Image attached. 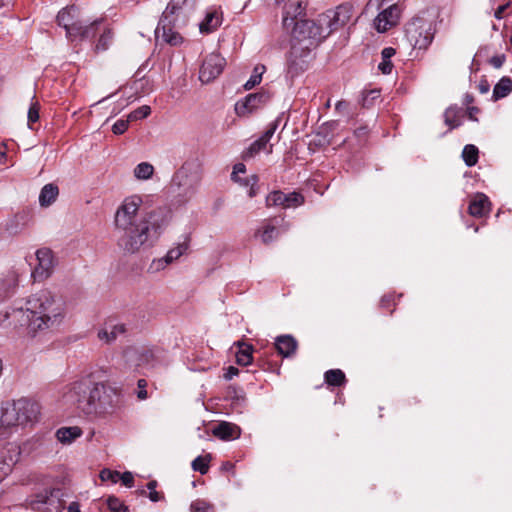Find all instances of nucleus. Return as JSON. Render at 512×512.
Returning a JSON list of instances; mask_svg holds the SVG:
<instances>
[{"instance_id":"9","label":"nucleus","mask_w":512,"mask_h":512,"mask_svg":"<svg viewBox=\"0 0 512 512\" xmlns=\"http://www.w3.org/2000/svg\"><path fill=\"white\" fill-rule=\"evenodd\" d=\"M189 247L190 237L184 236L183 241L170 248L165 256L153 259L148 267V272L154 274L163 271L169 265L176 262L181 256L185 255L188 252Z\"/></svg>"},{"instance_id":"59","label":"nucleus","mask_w":512,"mask_h":512,"mask_svg":"<svg viewBox=\"0 0 512 512\" xmlns=\"http://www.w3.org/2000/svg\"><path fill=\"white\" fill-rule=\"evenodd\" d=\"M478 88H479V91H480L482 94H486V93L489 91V89H490V85H489L488 81L483 80V81H481V82L479 83Z\"/></svg>"},{"instance_id":"38","label":"nucleus","mask_w":512,"mask_h":512,"mask_svg":"<svg viewBox=\"0 0 512 512\" xmlns=\"http://www.w3.org/2000/svg\"><path fill=\"white\" fill-rule=\"evenodd\" d=\"M154 173V167L148 162H141L134 168V176L138 180H148Z\"/></svg>"},{"instance_id":"47","label":"nucleus","mask_w":512,"mask_h":512,"mask_svg":"<svg viewBox=\"0 0 512 512\" xmlns=\"http://www.w3.org/2000/svg\"><path fill=\"white\" fill-rule=\"evenodd\" d=\"M100 479L104 482L106 481H110L112 483H117L120 479V472L118 471H113V470H110V469H103L101 472H100Z\"/></svg>"},{"instance_id":"52","label":"nucleus","mask_w":512,"mask_h":512,"mask_svg":"<svg viewBox=\"0 0 512 512\" xmlns=\"http://www.w3.org/2000/svg\"><path fill=\"white\" fill-rule=\"evenodd\" d=\"M156 486H157V482L156 481H150L148 484H147V488L149 489V498L152 502H158L160 501L163 496L156 491Z\"/></svg>"},{"instance_id":"54","label":"nucleus","mask_w":512,"mask_h":512,"mask_svg":"<svg viewBox=\"0 0 512 512\" xmlns=\"http://www.w3.org/2000/svg\"><path fill=\"white\" fill-rule=\"evenodd\" d=\"M137 384H138V388H139L137 396L140 400H145L147 398V391H146L147 382L145 379H139Z\"/></svg>"},{"instance_id":"27","label":"nucleus","mask_w":512,"mask_h":512,"mask_svg":"<svg viewBox=\"0 0 512 512\" xmlns=\"http://www.w3.org/2000/svg\"><path fill=\"white\" fill-rule=\"evenodd\" d=\"M82 435V430L77 427H61L56 431V438L62 444H71Z\"/></svg>"},{"instance_id":"48","label":"nucleus","mask_w":512,"mask_h":512,"mask_svg":"<svg viewBox=\"0 0 512 512\" xmlns=\"http://www.w3.org/2000/svg\"><path fill=\"white\" fill-rule=\"evenodd\" d=\"M129 118L127 117V119H119L117 120L114 125L112 126V131L114 134L116 135H121L123 134L127 129H128V126H129Z\"/></svg>"},{"instance_id":"35","label":"nucleus","mask_w":512,"mask_h":512,"mask_svg":"<svg viewBox=\"0 0 512 512\" xmlns=\"http://www.w3.org/2000/svg\"><path fill=\"white\" fill-rule=\"evenodd\" d=\"M478 148L475 145L467 144L462 151V158L469 167L476 165L478 162Z\"/></svg>"},{"instance_id":"60","label":"nucleus","mask_w":512,"mask_h":512,"mask_svg":"<svg viewBox=\"0 0 512 512\" xmlns=\"http://www.w3.org/2000/svg\"><path fill=\"white\" fill-rule=\"evenodd\" d=\"M347 108H348V102H346L344 100L338 101L335 105V109L338 112H342V111L346 110Z\"/></svg>"},{"instance_id":"22","label":"nucleus","mask_w":512,"mask_h":512,"mask_svg":"<svg viewBox=\"0 0 512 512\" xmlns=\"http://www.w3.org/2000/svg\"><path fill=\"white\" fill-rule=\"evenodd\" d=\"M275 349L283 357H290L295 354L298 342L292 335H280L275 338Z\"/></svg>"},{"instance_id":"19","label":"nucleus","mask_w":512,"mask_h":512,"mask_svg":"<svg viewBox=\"0 0 512 512\" xmlns=\"http://www.w3.org/2000/svg\"><path fill=\"white\" fill-rule=\"evenodd\" d=\"M19 275L15 270L8 271L0 279V302L11 297L18 286Z\"/></svg>"},{"instance_id":"53","label":"nucleus","mask_w":512,"mask_h":512,"mask_svg":"<svg viewBox=\"0 0 512 512\" xmlns=\"http://www.w3.org/2000/svg\"><path fill=\"white\" fill-rule=\"evenodd\" d=\"M506 60V57L504 54H500V55H495L493 57L490 58L489 60V63L494 67V68H501L504 64Z\"/></svg>"},{"instance_id":"13","label":"nucleus","mask_w":512,"mask_h":512,"mask_svg":"<svg viewBox=\"0 0 512 512\" xmlns=\"http://www.w3.org/2000/svg\"><path fill=\"white\" fill-rule=\"evenodd\" d=\"M270 98L271 95L267 91L249 94L242 101L236 103L235 111L238 116H246L266 104Z\"/></svg>"},{"instance_id":"37","label":"nucleus","mask_w":512,"mask_h":512,"mask_svg":"<svg viewBox=\"0 0 512 512\" xmlns=\"http://www.w3.org/2000/svg\"><path fill=\"white\" fill-rule=\"evenodd\" d=\"M265 71H266V67L264 65H262V64L256 65L253 69L252 75L247 80V82L244 84V88L246 90H250L253 87H255L256 85H258L261 82L262 76L265 73Z\"/></svg>"},{"instance_id":"41","label":"nucleus","mask_w":512,"mask_h":512,"mask_svg":"<svg viewBox=\"0 0 512 512\" xmlns=\"http://www.w3.org/2000/svg\"><path fill=\"white\" fill-rule=\"evenodd\" d=\"M33 101L30 104L27 119H28V126L32 129V124L36 123L39 120V111H40V104L35 98L33 97Z\"/></svg>"},{"instance_id":"61","label":"nucleus","mask_w":512,"mask_h":512,"mask_svg":"<svg viewBox=\"0 0 512 512\" xmlns=\"http://www.w3.org/2000/svg\"><path fill=\"white\" fill-rule=\"evenodd\" d=\"M67 512H81L77 502H71L67 508Z\"/></svg>"},{"instance_id":"4","label":"nucleus","mask_w":512,"mask_h":512,"mask_svg":"<svg viewBox=\"0 0 512 512\" xmlns=\"http://www.w3.org/2000/svg\"><path fill=\"white\" fill-rule=\"evenodd\" d=\"M200 182L201 173L198 165L194 162L184 163L172 178V186L177 188V197L182 202H187L193 198Z\"/></svg>"},{"instance_id":"39","label":"nucleus","mask_w":512,"mask_h":512,"mask_svg":"<svg viewBox=\"0 0 512 512\" xmlns=\"http://www.w3.org/2000/svg\"><path fill=\"white\" fill-rule=\"evenodd\" d=\"M102 33L100 34V37L98 39V42L96 44L95 50L97 52L105 51L108 49L112 42L113 34L112 31L107 27L101 28Z\"/></svg>"},{"instance_id":"29","label":"nucleus","mask_w":512,"mask_h":512,"mask_svg":"<svg viewBox=\"0 0 512 512\" xmlns=\"http://www.w3.org/2000/svg\"><path fill=\"white\" fill-rule=\"evenodd\" d=\"M188 4V0H171L161 17H167V19H174L183 13L185 7Z\"/></svg>"},{"instance_id":"44","label":"nucleus","mask_w":512,"mask_h":512,"mask_svg":"<svg viewBox=\"0 0 512 512\" xmlns=\"http://www.w3.org/2000/svg\"><path fill=\"white\" fill-rule=\"evenodd\" d=\"M191 512H213V506L202 499L193 501L190 505Z\"/></svg>"},{"instance_id":"25","label":"nucleus","mask_w":512,"mask_h":512,"mask_svg":"<svg viewBox=\"0 0 512 512\" xmlns=\"http://www.w3.org/2000/svg\"><path fill=\"white\" fill-rule=\"evenodd\" d=\"M102 25V20H95L87 25H84L82 22H80L78 30H76L75 35H73V40L76 38H80L81 40L94 38L96 34L101 31Z\"/></svg>"},{"instance_id":"20","label":"nucleus","mask_w":512,"mask_h":512,"mask_svg":"<svg viewBox=\"0 0 512 512\" xmlns=\"http://www.w3.org/2000/svg\"><path fill=\"white\" fill-rule=\"evenodd\" d=\"M305 6L299 0L289 1L284 6L283 26L288 29L296 22L295 20L304 13Z\"/></svg>"},{"instance_id":"12","label":"nucleus","mask_w":512,"mask_h":512,"mask_svg":"<svg viewBox=\"0 0 512 512\" xmlns=\"http://www.w3.org/2000/svg\"><path fill=\"white\" fill-rule=\"evenodd\" d=\"M174 19L161 17L155 30L157 41L165 42L171 46H178L183 42V37L174 30Z\"/></svg>"},{"instance_id":"26","label":"nucleus","mask_w":512,"mask_h":512,"mask_svg":"<svg viewBox=\"0 0 512 512\" xmlns=\"http://www.w3.org/2000/svg\"><path fill=\"white\" fill-rule=\"evenodd\" d=\"M213 434L222 440H230L240 436V429L229 422H221L214 427Z\"/></svg>"},{"instance_id":"33","label":"nucleus","mask_w":512,"mask_h":512,"mask_svg":"<svg viewBox=\"0 0 512 512\" xmlns=\"http://www.w3.org/2000/svg\"><path fill=\"white\" fill-rule=\"evenodd\" d=\"M325 382L330 386L339 387L346 382L345 374L340 369H331L325 372Z\"/></svg>"},{"instance_id":"63","label":"nucleus","mask_w":512,"mask_h":512,"mask_svg":"<svg viewBox=\"0 0 512 512\" xmlns=\"http://www.w3.org/2000/svg\"><path fill=\"white\" fill-rule=\"evenodd\" d=\"M505 9H506V5H501V6H499V7L496 9V11H495L494 16H495L497 19H501V18H502V15H503V13H504V11H505Z\"/></svg>"},{"instance_id":"50","label":"nucleus","mask_w":512,"mask_h":512,"mask_svg":"<svg viewBox=\"0 0 512 512\" xmlns=\"http://www.w3.org/2000/svg\"><path fill=\"white\" fill-rule=\"evenodd\" d=\"M277 127H278V122L277 121H274V122H272V123H270L268 125L267 129L264 131V133L260 137V139L263 141L264 144H266V145L268 144V142L270 141V139L274 135Z\"/></svg>"},{"instance_id":"18","label":"nucleus","mask_w":512,"mask_h":512,"mask_svg":"<svg viewBox=\"0 0 512 512\" xmlns=\"http://www.w3.org/2000/svg\"><path fill=\"white\" fill-rule=\"evenodd\" d=\"M5 455L1 456L0 471H5V476L10 472L20 459V447L16 443H8L4 447Z\"/></svg>"},{"instance_id":"16","label":"nucleus","mask_w":512,"mask_h":512,"mask_svg":"<svg viewBox=\"0 0 512 512\" xmlns=\"http://www.w3.org/2000/svg\"><path fill=\"white\" fill-rule=\"evenodd\" d=\"M37 265L32 271V276L35 280L46 279L53 269V254L47 248H42L36 252Z\"/></svg>"},{"instance_id":"49","label":"nucleus","mask_w":512,"mask_h":512,"mask_svg":"<svg viewBox=\"0 0 512 512\" xmlns=\"http://www.w3.org/2000/svg\"><path fill=\"white\" fill-rule=\"evenodd\" d=\"M111 512H126L127 508L115 497H110L107 501Z\"/></svg>"},{"instance_id":"34","label":"nucleus","mask_w":512,"mask_h":512,"mask_svg":"<svg viewBox=\"0 0 512 512\" xmlns=\"http://www.w3.org/2000/svg\"><path fill=\"white\" fill-rule=\"evenodd\" d=\"M220 25V19L217 13H208L205 19L200 23L199 29L201 33H211Z\"/></svg>"},{"instance_id":"56","label":"nucleus","mask_w":512,"mask_h":512,"mask_svg":"<svg viewBox=\"0 0 512 512\" xmlns=\"http://www.w3.org/2000/svg\"><path fill=\"white\" fill-rule=\"evenodd\" d=\"M392 63L391 60H384L382 59L381 63L379 64L378 68L383 74H390L392 71Z\"/></svg>"},{"instance_id":"3","label":"nucleus","mask_w":512,"mask_h":512,"mask_svg":"<svg viewBox=\"0 0 512 512\" xmlns=\"http://www.w3.org/2000/svg\"><path fill=\"white\" fill-rule=\"evenodd\" d=\"M67 397L86 415L107 413L118 402L117 391L114 388L104 383H94L90 377L73 382Z\"/></svg>"},{"instance_id":"10","label":"nucleus","mask_w":512,"mask_h":512,"mask_svg":"<svg viewBox=\"0 0 512 512\" xmlns=\"http://www.w3.org/2000/svg\"><path fill=\"white\" fill-rule=\"evenodd\" d=\"M225 59L217 53H211L204 59L199 72L202 83H209L216 79L223 71Z\"/></svg>"},{"instance_id":"7","label":"nucleus","mask_w":512,"mask_h":512,"mask_svg":"<svg viewBox=\"0 0 512 512\" xmlns=\"http://www.w3.org/2000/svg\"><path fill=\"white\" fill-rule=\"evenodd\" d=\"M352 14L353 6L349 3H344L337 6L335 10H328L319 15V22L323 25V30L327 32V37L333 31L346 25L350 21Z\"/></svg>"},{"instance_id":"21","label":"nucleus","mask_w":512,"mask_h":512,"mask_svg":"<svg viewBox=\"0 0 512 512\" xmlns=\"http://www.w3.org/2000/svg\"><path fill=\"white\" fill-rule=\"evenodd\" d=\"M21 426L19 417L14 407L13 402L3 408L2 415L0 418V436L6 434L7 429Z\"/></svg>"},{"instance_id":"24","label":"nucleus","mask_w":512,"mask_h":512,"mask_svg":"<svg viewBox=\"0 0 512 512\" xmlns=\"http://www.w3.org/2000/svg\"><path fill=\"white\" fill-rule=\"evenodd\" d=\"M126 327L124 324L106 323L105 327L99 330L98 338L106 343H111L116 340L118 336L125 334Z\"/></svg>"},{"instance_id":"31","label":"nucleus","mask_w":512,"mask_h":512,"mask_svg":"<svg viewBox=\"0 0 512 512\" xmlns=\"http://www.w3.org/2000/svg\"><path fill=\"white\" fill-rule=\"evenodd\" d=\"M462 117L463 110L457 106L449 107L444 113L445 123L450 127V129L460 126Z\"/></svg>"},{"instance_id":"11","label":"nucleus","mask_w":512,"mask_h":512,"mask_svg":"<svg viewBox=\"0 0 512 512\" xmlns=\"http://www.w3.org/2000/svg\"><path fill=\"white\" fill-rule=\"evenodd\" d=\"M304 196L299 192L285 194L280 190L269 193L266 197L267 207L295 208L304 204Z\"/></svg>"},{"instance_id":"6","label":"nucleus","mask_w":512,"mask_h":512,"mask_svg":"<svg viewBox=\"0 0 512 512\" xmlns=\"http://www.w3.org/2000/svg\"><path fill=\"white\" fill-rule=\"evenodd\" d=\"M406 38L414 49H427L434 38L431 23L422 18L413 19L406 25Z\"/></svg>"},{"instance_id":"14","label":"nucleus","mask_w":512,"mask_h":512,"mask_svg":"<svg viewBox=\"0 0 512 512\" xmlns=\"http://www.w3.org/2000/svg\"><path fill=\"white\" fill-rule=\"evenodd\" d=\"M13 404L18 414L21 426L36 421L40 412L39 404L36 401L27 398H20L13 401Z\"/></svg>"},{"instance_id":"28","label":"nucleus","mask_w":512,"mask_h":512,"mask_svg":"<svg viewBox=\"0 0 512 512\" xmlns=\"http://www.w3.org/2000/svg\"><path fill=\"white\" fill-rule=\"evenodd\" d=\"M239 350L236 352V362L238 365L247 366L253 361V346L250 344L238 342Z\"/></svg>"},{"instance_id":"46","label":"nucleus","mask_w":512,"mask_h":512,"mask_svg":"<svg viewBox=\"0 0 512 512\" xmlns=\"http://www.w3.org/2000/svg\"><path fill=\"white\" fill-rule=\"evenodd\" d=\"M257 182H258V176L253 174V175H250L249 177L245 178V181L241 184L243 186H250V189L248 191V196L250 198L255 197L257 194V188H256Z\"/></svg>"},{"instance_id":"42","label":"nucleus","mask_w":512,"mask_h":512,"mask_svg":"<svg viewBox=\"0 0 512 512\" xmlns=\"http://www.w3.org/2000/svg\"><path fill=\"white\" fill-rule=\"evenodd\" d=\"M266 147V144L263 143V141L258 138L255 140L251 145L248 147V149L244 152L243 158L246 160L248 158L254 157L256 154H258L260 151L264 150Z\"/></svg>"},{"instance_id":"43","label":"nucleus","mask_w":512,"mask_h":512,"mask_svg":"<svg viewBox=\"0 0 512 512\" xmlns=\"http://www.w3.org/2000/svg\"><path fill=\"white\" fill-rule=\"evenodd\" d=\"M150 113H151V108L147 105H143V106L135 109L134 111H132L128 115V118L130 121H137V120H141V119L148 117L150 115Z\"/></svg>"},{"instance_id":"1","label":"nucleus","mask_w":512,"mask_h":512,"mask_svg":"<svg viewBox=\"0 0 512 512\" xmlns=\"http://www.w3.org/2000/svg\"><path fill=\"white\" fill-rule=\"evenodd\" d=\"M141 205V197L133 195L125 198L115 213V227L121 233L117 245L126 254L154 243L170 221L169 212L161 208L140 214Z\"/></svg>"},{"instance_id":"36","label":"nucleus","mask_w":512,"mask_h":512,"mask_svg":"<svg viewBox=\"0 0 512 512\" xmlns=\"http://www.w3.org/2000/svg\"><path fill=\"white\" fill-rule=\"evenodd\" d=\"M257 236H260L261 241L264 244H269L278 236V230L275 226L266 224L256 232Z\"/></svg>"},{"instance_id":"40","label":"nucleus","mask_w":512,"mask_h":512,"mask_svg":"<svg viewBox=\"0 0 512 512\" xmlns=\"http://www.w3.org/2000/svg\"><path fill=\"white\" fill-rule=\"evenodd\" d=\"M210 460L211 456L209 454L205 456H198L192 461L193 470L200 472L202 475L206 474L209 470Z\"/></svg>"},{"instance_id":"64","label":"nucleus","mask_w":512,"mask_h":512,"mask_svg":"<svg viewBox=\"0 0 512 512\" xmlns=\"http://www.w3.org/2000/svg\"><path fill=\"white\" fill-rule=\"evenodd\" d=\"M479 110L478 108L476 107H471L468 109V116L471 120H476V118L474 117L475 113H477Z\"/></svg>"},{"instance_id":"5","label":"nucleus","mask_w":512,"mask_h":512,"mask_svg":"<svg viewBox=\"0 0 512 512\" xmlns=\"http://www.w3.org/2000/svg\"><path fill=\"white\" fill-rule=\"evenodd\" d=\"M292 26V45L307 46L308 50H313L327 38V32L323 30L319 17L316 21L300 20Z\"/></svg>"},{"instance_id":"51","label":"nucleus","mask_w":512,"mask_h":512,"mask_svg":"<svg viewBox=\"0 0 512 512\" xmlns=\"http://www.w3.org/2000/svg\"><path fill=\"white\" fill-rule=\"evenodd\" d=\"M246 172V167L244 164L242 163H237L234 168H233V172L231 174V178L233 181L239 183V184H242L245 179H242L240 178L239 174H244Z\"/></svg>"},{"instance_id":"2","label":"nucleus","mask_w":512,"mask_h":512,"mask_svg":"<svg viewBox=\"0 0 512 512\" xmlns=\"http://www.w3.org/2000/svg\"><path fill=\"white\" fill-rule=\"evenodd\" d=\"M66 315L64 301L51 291L42 290L31 295L25 303V308L14 309L12 316L27 326L28 332H37L58 327Z\"/></svg>"},{"instance_id":"62","label":"nucleus","mask_w":512,"mask_h":512,"mask_svg":"<svg viewBox=\"0 0 512 512\" xmlns=\"http://www.w3.org/2000/svg\"><path fill=\"white\" fill-rule=\"evenodd\" d=\"M380 96V91L377 90V89H373V90H370L367 95L365 96V99H367V97H370L371 99H376Z\"/></svg>"},{"instance_id":"8","label":"nucleus","mask_w":512,"mask_h":512,"mask_svg":"<svg viewBox=\"0 0 512 512\" xmlns=\"http://www.w3.org/2000/svg\"><path fill=\"white\" fill-rule=\"evenodd\" d=\"M307 46L292 45L287 59L286 79L291 83L308 69L310 53Z\"/></svg>"},{"instance_id":"23","label":"nucleus","mask_w":512,"mask_h":512,"mask_svg":"<svg viewBox=\"0 0 512 512\" xmlns=\"http://www.w3.org/2000/svg\"><path fill=\"white\" fill-rule=\"evenodd\" d=\"M490 201L483 193H477L470 201L468 212L473 217H483L489 213Z\"/></svg>"},{"instance_id":"58","label":"nucleus","mask_w":512,"mask_h":512,"mask_svg":"<svg viewBox=\"0 0 512 512\" xmlns=\"http://www.w3.org/2000/svg\"><path fill=\"white\" fill-rule=\"evenodd\" d=\"M396 51L394 48L392 47H386L382 50L381 52V55H382V59L384 60H390L391 57H393L395 55Z\"/></svg>"},{"instance_id":"30","label":"nucleus","mask_w":512,"mask_h":512,"mask_svg":"<svg viewBox=\"0 0 512 512\" xmlns=\"http://www.w3.org/2000/svg\"><path fill=\"white\" fill-rule=\"evenodd\" d=\"M59 194L58 187L54 184H46L39 195V203L41 206H49L52 204Z\"/></svg>"},{"instance_id":"17","label":"nucleus","mask_w":512,"mask_h":512,"mask_svg":"<svg viewBox=\"0 0 512 512\" xmlns=\"http://www.w3.org/2000/svg\"><path fill=\"white\" fill-rule=\"evenodd\" d=\"M400 19V8L397 4L390 5L378 14L374 20L375 29L384 33L397 25Z\"/></svg>"},{"instance_id":"55","label":"nucleus","mask_w":512,"mask_h":512,"mask_svg":"<svg viewBox=\"0 0 512 512\" xmlns=\"http://www.w3.org/2000/svg\"><path fill=\"white\" fill-rule=\"evenodd\" d=\"M119 480H121V482L127 487H131L134 482V478L131 472H124L122 474L120 473Z\"/></svg>"},{"instance_id":"45","label":"nucleus","mask_w":512,"mask_h":512,"mask_svg":"<svg viewBox=\"0 0 512 512\" xmlns=\"http://www.w3.org/2000/svg\"><path fill=\"white\" fill-rule=\"evenodd\" d=\"M49 500V493L47 491L35 495L29 502L32 509H40L43 505L47 504Z\"/></svg>"},{"instance_id":"15","label":"nucleus","mask_w":512,"mask_h":512,"mask_svg":"<svg viewBox=\"0 0 512 512\" xmlns=\"http://www.w3.org/2000/svg\"><path fill=\"white\" fill-rule=\"evenodd\" d=\"M78 8L74 5L67 6L58 12L57 23L66 31L68 39L73 40L75 31L78 30L80 21L78 20Z\"/></svg>"},{"instance_id":"57","label":"nucleus","mask_w":512,"mask_h":512,"mask_svg":"<svg viewBox=\"0 0 512 512\" xmlns=\"http://www.w3.org/2000/svg\"><path fill=\"white\" fill-rule=\"evenodd\" d=\"M238 373H239L238 368H236L234 366H229L226 369V372L224 373V378L226 380H231L234 376L238 375Z\"/></svg>"},{"instance_id":"32","label":"nucleus","mask_w":512,"mask_h":512,"mask_svg":"<svg viewBox=\"0 0 512 512\" xmlns=\"http://www.w3.org/2000/svg\"><path fill=\"white\" fill-rule=\"evenodd\" d=\"M512 91V79L509 77H502L499 82L494 86L493 98L495 100L508 96Z\"/></svg>"}]
</instances>
